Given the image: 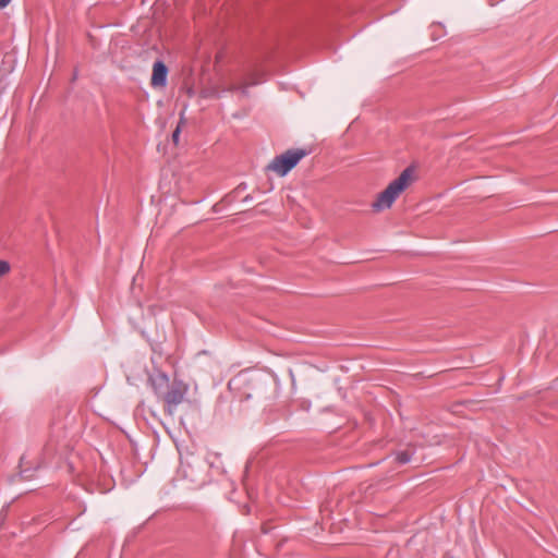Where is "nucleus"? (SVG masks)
Instances as JSON below:
<instances>
[{"mask_svg": "<svg viewBox=\"0 0 558 558\" xmlns=\"http://www.w3.org/2000/svg\"><path fill=\"white\" fill-rule=\"evenodd\" d=\"M151 385L156 395L161 396L165 402V411L173 415L178 405L181 404L189 391V386L182 380H173L169 384L166 374H159L151 378Z\"/></svg>", "mask_w": 558, "mask_h": 558, "instance_id": "nucleus-1", "label": "nucleus"}, {"mask_svg": "<svg viewBox=\"0 0 558 558\" xmlns=\"http://www.w3.org/2000/svg\"><path fill=\"white\" fill-rule=\"evenodd\" d=\"M413 181L414 170L408 167L378 194L376 201L372 204L373 209L375 211H381L390 208L399 195L408 189Z\"/></svg>", "mask_w": 558, "mask_h": 558, "instance_id": "nucleus-2", "label": "nucleus"}, {"mask_svg": "<svg viewBox=\"0 0 558 558\" xmlns=\"http://www.w3.org/2000/svg\"><path fill=\"white\" fill-rule=\"evenodd\" d=\"M307 155L305 149H289L286 153L276 156L268 165L267 169L277 173L280 177H284L291 171L302 158Z\"/></svg>", "mask_w": 558, "mask_h": 558, "instance_id": "nucleus-3", "label": "nucleus"}, {"mask_svg": "<svg viewBox=\"0 0 558 558\" xmlns=\"http://www.w3.org/2000/svg\"><path fill=\"white\" fill-rule=\"evenodd\" d=\"M168 69L162 61H156L153 65L150 85L153 87H165L167 84Z\"/></svg>", "mask_w": 558, "mask_h": 558, "instance_id": "nucleus-4", "label": "nucleus"}, {"mask_svg": "<svg viewBox=\"0 0 558 558\" xmlns=\"http://www.w3.org/2000/svg\"><path fill=\"white\" fill-rule=\"evenodd\" d=\"M396 461L399 464H405L411 461V454L408 451L398 452L396 456Z\"/></svg>", "mask_w": 558, "mask_h": 558, "instance_id": "nucleus-5", "label": "nucleus"}, {"mask_svg": "<svg viewBox=\"0 0 558 558\" xmlns=\"http://www.w3.org/2000/svg\"><path fill=\"white\" fill-rule=\"evenodd\" d=\"M53 452H54L53 448H51L49 446H46L44 448V459H43L41 464H45L48 460H50V458L52 457Z\"/></svg>", "mask_w": 558, "mask_h": 558, "instance_id": "nucleus-6", "label": "nucleus"}, {"mask_svg": "<svg viewBox=\"0 0 558 558\" xmlns=\"http://www.w3.org/2000/svg\"><path fill=\"white\" fill-rule=\"evenodd\" d=\"M10 271V264L7 260L0 259V278Z\"/></svg>", "mask_w": 558, "mask_h": 558, "instance_id": "nucleus-7", "label": "nucleus"}, {"mask_svg": "<svg viewBox=\"0 0 558 558\" xmlns=\"http://www.w3.org/2000/svg\"><path fill=\"white\" fill-rule=\"evenodd\" d=\"M180 132H181L180 126H177V129L172 133V140H173L174 144L179 143Z\"/></svg>", "mask_w": 558, "mask_h": 558, "instance_id": "nucleus-8", "label": "nucleus"}, {"mask_svg": "<svg viewBox=\"0 0 558 558\" xmlns=\"http://www.w3.org/2000/svg\"><path fill=\"white\" fill-rule=\"evenodd\" d=\"M10 2L11 0H0V9L5 8Z\"/></svg>", "mask_w": 558, "mask_h": 558, "instance_id": "nucleus-9", "label": "nucleus"}, {"mask_svg": "<svg viewBox=\"0 0 558 558\" xmlns=\"http://www.w3.org/2000/svg\"><path fill=\"white\" fill-rule=\"evenodd\" d=\"M246 87H247V86H243V87H242V93H245V92H246Z\"/></svg>", "mask_w": 558, "mask_h": 558, "instance_id": "nucleus-10", "label": "nucleus"}]
</instances>
